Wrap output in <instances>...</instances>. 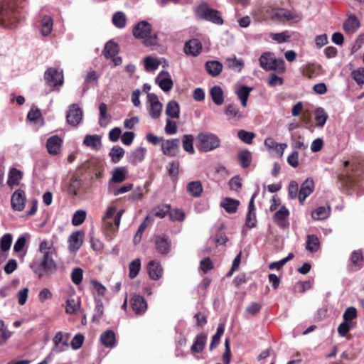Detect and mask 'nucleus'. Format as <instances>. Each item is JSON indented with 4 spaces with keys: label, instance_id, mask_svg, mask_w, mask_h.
Returning <instances> with one entry per match:
<instances>
[{
    "label": "nucleus",
    "instance_id": "nucleus-49",
    "mask_svg": "<svg viewBox=\"0 0 364 364\" xmlns=\"http://www.w3.org/2000/svg\"><path fill=\"white\" fill-rule=\"evenodd\" d=\"M126 178V170L124 167H117L112 173L111 181L121 183Z\"/></svg>",
    "mask_w": 364,
    "mask_h": 364
},
{
    "label": "nucleus",
    "instance_id": "nucleus-39",
    "mask_svg": "<svg viewBox=\"0 0 364 364\" xmlns=\"http://www.w3.org/2000/svg\"><path fill=\"white\" fill-rule=\"evenodd\" d=\"M225 331V324L221 323H219L217 328L216 333L213 336L212 341L210 344V350H213L214 348H215L218 344L220 343V338L223 335Z\"/></svg>",
    "mask_w": 364,
    "mask_h": 364
},
{
    "label": "nucleus",
    "instance_id": "nucleus-1",
    "mask_svg": "<svg viewBox=\"0 0 364 364\" xmlns=\"http://www.w3.org/2000/svg\"><path fill=\"white\" fill-rule=\"evenodd\" d=\"M38 252L41 255L36 256L29 267L39 278L50 277L58 269L57 263L53 258L57 253L56 248L52 241L44 240L39 245Z\"/></svg>",
    "mask_w": 364,
    "mask_h": 364
},
{
    "label": "nucleus",
    "instance_id": "nucleus-37",
    "mask_svg": "<svg viewBox=\"0 0 364 364\" xmlns=\"http://www.w3.org/2000/svg\"><path fill=\"white\" fill-rule=\"evenodd\" d=\"M306 244V249L311 252H316L320 248V242L316 235H307Z\"/></svg>",
    "mask_w": 364,
    "mask_h": 364
},
{
    "label": "nucleus",
    "instance_id": "nucleus-56",
    "mask_svg": "<svg viewBox=\"0 0 364 364\" xmlns=\"http://www.w3.org/2000/svg\"><path fill=\"white\" fill-rule=\"evenodd\" d=\"M95 314L92 316V321L93 322L99 321L103 315V304L100 299H95Z\"/></svg>",
    "mask_w": 364,
    "mask_h": 364
},
{
    "label": "nucleus",
    "instance_id": "nucleus-57",
    "mask_svg": "<svg viewBox=\"0 0 364 364\" xmlns=\"http://www.w3.org/2000/svg\"><path fill=\"white\" fill-rule=\"evenodd\" d=\"M82 278H83L82 269L80 267H75L71 273L72 282L75 284L79 285L82 282Z\"/></svg>",
    "mask_w": 364,
    "mask_h": 364
},
{
    "label": "nucleus",
    "instance_id": "nucleus-9",
    "mask_svg": "<svg viewBox=\"0 0 364 364\" xmlns=\"http://www.w3.org/2000/svg\"><path fill=\"white\" fill-rule=\"evenodd\" d=\"M44 79L46 84L52 87L61 86L64 82L63 73L62 70L50 67L44 73Z\"/></svg>",
    "mask_w": 364,
    "mask_h": 364
},
{
    "label": "nucleus",
    "instance_id": "nucleus-45",
    "mask_svg": "<svg viewBox=\"0 0 364 364\" xmlns=\"http://www.w3.org/2000/svg\"><path fill=\"white\" fill-rule=\"evenodd\" d=\"M225 113L229 119L240 118L241 114L237 105L228 104L225 107Z\"/></svg>",
    "mask_w": 364,
    "mask_h": 364
},
{
    "label": "nucleus",
    "instance_id": "nucleus-59",
    "mask_svg": "<svg viewBox=\"0 0 364 364\" xmlns=\"http://www.w3.org/2000/svg\"><path fill=\"white\" fill-rule=\"evenodd\" d=\"M279 16L284 17L288 21H294L295 22L301 19V14L288 10L282 11V13L279 14Z\"/></svg>",
    "mask_w": 364,
    "mask_h": 364
},
{
    "label": "nucleus",
    "instance_id": "nucleus-12",
    "mask_svg": "<svg viewBox=\"0 0 364 364\" xmlns=\"http://www.w3.org/2000/svg\"><path fill=\"white\" fill-rule=\"evenodd\" d=\"M69 338L70 333L62 331L58 332L53 339L54 347L52 350L56 353L65 350L69 347Z\"/></svg>",
    "mask_w": 364,
    "mask_h": 364
},
{
    "label": "nucleus",
    "instance_id": "nucleus-60",
    "mask_svg": "<svg viewBox=\"0 0 364 364\" xmlns=\"http://www.w3.org/2000/svg\"><path fill=\"white\" fill-rule=\"evenodd\" d=\"M353 322H348L343 321L341 323L338 327V333L340 336L344 337L349 332V331L353 328Z\"/></svg>",
    "mask_w": 364,
    "mask_h": 364
},
{
    "label": "nucleus",
    "instance_id": "nucleus-29",
    "mask_svg": "<svg viewBox=\"0 0 364 364\" xmlns=\"http://www.w3.org/2000/svg\"><path fill=\"white\" fill-rule=\"evenodd\" d=\"M102 343L107 348H114L116 346V336L112 330H107L100 336Z\"/></svg>",
    "mask_w": 364,
    "mask_h": 364
},
{
    "label": "nucleus",
    "instance_id": "nucleus-15",
    "mask_svg": "<svg viewBox=\"0 0 364 364\" xmlns=\"http://www.w3.org/2000/svg\"><path fill=\"white\" fill-rule=\"evenodd\" d=\"M130 304L132 309L137 315H142L147 309V303L145 299L139 294H134L131 300Z\"/></svg>",
    "mask_w": 364,
    "mask_h": 364
},
{
    "label": "nucleus",
    "instance_id": "nucleus-33",
    "mask_svg": "<svg viewBox=\"0 0 364 364\" xmlns=\"http://www.w3.org/2000/svg\"><path fill=\"white\" fill-rule=\"evenodd\" d=\"M210 95L215 105H221L224 102L223 91L220 86L214 85L210 90Z\"/></svg>",
    "mask_w": 364,
    "mask_h": 364
},
{
    "label": "nucleus",
    "instance_id": "nucleus-23",
    "mask_svg": "<svg viewBox=\"0 0 364 364\" xmlns=\"http://www.w3.org/2000/svg\"><path fill=\"white\" fill-rule=\"evenodd\" d=\"M240 203L238 200L225 197L221 200L220 205L229 214L235 213Z\"/></svg>",
    "mask_w": 364,
    "mask_h": 364
},
{
    "label": "nucleus",
    "instance_id": "nucleus-30",
    "mask_svg": "<svg viewBox=\"0 0 364 364\" xmlns=\"http://www.w3.org/2000/svg\"><path fill=\"white\" fill-rule=\"evenodd\" d=\"M186 191L192 197L198 198L201 196L203 188L200 181H193L187 184Z\"/></svg>",
    "mask_w": 364,
    "mask_h": 364
},
{
    "label": "nucleus",
    "instance_id": "nucleus-44",
    "mask_svg": "<svg viewBox=\"0 0 364 364\" xmlns=\"http://www.w3.org/2000/svg\"><path fill=\"white\" fill-rule=\"evenodd\" d=\"M227 66L233 70L241 71L244 67V62L242 60H238L235 56L228 58L225 60Z\"/></svg>",
    "mask_w": 364,
    "mask_h": 364
},
{
    "label": "nucleus",
    "instance_id": "nucleus-21",
    "mask_svg": "<svg viewBox=\"0 0 364 364\" xmlns=\"http://www.w3.org/2000/svg\"><path fill=\"white\" fill-rule=\"evenodd\" d=\"M156 82L164 92H168L172 89L173 80L167 71L162 70L156 77Z\"/></svg>",
    "mask_w": 364,
    "mask_h": 364
},
{
    "label": "nucleus",
    "instance_id": "nucleus-40",
    "mask_svg": "<svg viewBox=\"0 0 364 364\" xmlns=\"http://www.w3.org/2000/svg\"><path fill=\"white\" fill-rule=\"evenodd\" d=\"M53 21L49 16H44L41 20V32L43 36H48L52 31Z\"/></svg>",
    "mask_w": 364,
    "mask_h": 364
},
{
    "label": "nucleus",
    "instance_id": "nucleus-52",
    "mask_svg": "<svg viewBox=\"0 0 364 364\" xmlns=\"http://www.w3.org/2000/svg\"><path fill=\"white\" fill-rule=\"evenodd\" d=\"M169 209L170 205L164 204L154 208L152 210V213L155 217L164 218L166 215H168Z\"/></svg>",
    "mask_w": 364,
    "mask_h": 364
},
{
    "label": "nucleus",
    "instance_id": "nucleus-3",
    "mask_svg": "<svg viewBox=\"0 0 364 364\" xmlns=\"http://www.w3.org/2000/svg\"><path fill=\"white\" fill-rule=\"evenodd\" d=\"M152 26L146 21H141L134 25L132 30L133 36L136 39H143L145 46H156L158 43L156 33L151 35Z\"/></svg>",
    "mask_w": 364,
    "mask_h": 364
},
{
    "label": "nucleus",
    "instance_id": "nucleus-61",
    "mask_svg": "<svg viewBox=\"0 0 364 364\" xmlns=\"http://www.w3.org/2000/svg\"><path fill=\"white\" fill-rule=\"evenodd\" d=\"M222 360L224 364H230L231 360V350L230 346V339L225 338V351L222 355Z\"/></svg>",
    "mask_w": 364,
    "mask_h": 364
},
{
    "label": "nucleus",
    "instance_id": "nucleus-51",
    "mask_svg": "<svg viewBox=\"0 0 364 364\" xmlns=\"http://www.w3.org/2000/svg\"><path fill=\"white\" fill-rule=\"evenodd\" d=\"M30 237H31V235L28 232L24 233V234L21 235V236H19V237L17 239V240L16 241V242L14 244V251L15 252H21L23 249V247L26 243L27 239H29Z\"/></svg>",
    "mask_w": 364,
    "mask_h": 364
},
{
    "label": "nucleus",
    "instance_id": "nucleus-55",
    "mask_svg": "<svg viewBox=\"0 0 364 364\" xmlns=\"http://www.w3.org/2000/svg\"><path fill=\"white\" fill-rule=\"evenodd\" d=\"M86 218V212L82 210H77L73 216L72 224L75 226H78L83 223Z\"/></svg>",
    "mask_w": 364,
    "mask_h": 364
},
{
    "label": "nucleus",
    "instance_id": "nucleus-41",
    "mask_svg": "<svg viewBox=\"0 0 364 364\" xmlns=\"http://www.w3.org/2000/svg\"><path fill=\"white\" fill-rule=\"evenodd\" d=\"M124 154L125 151L122 147L119 146H114L111 149L109 155L111 157L112 162L116 164L124 157Z\"/></svg>",
    "mask_w": 364,
    "mask_h": 364
},
{
    "label": "nucleus",
    "instance_id": "nucleus-8",
    "mask_svg": "<svg viewBox=\"0 0 364 364\" xmlns=\"http://www.w3.org/2000/svg\"><path fill=\"white\" fill-rule=\"evenodd\" d=\"M156 252L161 256L168 255L171 250V240L166 234L154 235L151 238Z\"/></svg>",
    "mask_w": 364,
    "mask_h": 364
},
{
    "label": "nucleus",
    "instance_id": "nucleus-19",
    "mask_svg": "<svg viewBox=\"0 0 364 364\" xmlns=\"http://www.w3.org/2000/svg\"><path fill=\"white\" fill-rule=\"evenodd\" d=\"M202 49L201 42L196 38L189 40L184 45L185 53L194 57L198 55L201 53Z\"/></svg>",
    "mask_w": 364,
    "mask_h": 364
},
{
    "label": "nucleus",
    "instance_id": "nucleus-35",
    "mask_svg": "<svg viewBox=\"0 0 364 364\" xmlns=\"http://www.w3.org/2000/svg\"><path fill=\"white\" fill-rule=\"evenodd\" d=\"M166 114L169 117L178 119L180 114L179 104L175 100L169 101L166 105Z\"/></svg>",
    "mask_w": 364,
    "mask_h": 364
},
{
    "label": "nucleus",
    "instance_id": "nucleus-2",
    "mask_svg": "<svg viewBox=\"0 0 364 364\" xmlns=\"http://www.w3.org/2000/svg\"><path fill=\"white\" fill-rule=\"evenodd\" d=\"M343 165L344 168L338 176V180L343 186L353 188L364 173V164L353 159L351 161H346Z\"/></svg>",
    "mask_w": 364,
    "mask_h": 364
},
{
    "label": "nucleus",
    "instance_id": "nucleus-18",
    "mask_svg": "<svg viewBox=\"0 0 364 364\" xmlns=\"http://www.w3.org/2000/svg\"><path fill=\"white\" fill-rule=\"evenodd\" d=\"M314 190V182L311 178H306L301 184L299 191V200L303 204L306 198L310 196Z\"/></svg>",
    "mask_w": 364,
    "mask_h": 364
},
{
    "label": "nucleus",
    "instance_id": "nucleus-48",
    "mask_svg": "<svg viewBox=\"0 0 364 364\" xmlns=\"http://www.w3.org/2000/svg\"><path fill=\"white\" fill-rule=\"evenodd\" d=\"M141 269V260L136 258L132 261L129 264V277L130 279H134L138 275Z\"/></svg>",
    "mask_w": 364,
    "mask_h": 364
},
{
    "label": "nucleus",
    "instance_id": "nucleus-47",
    "mask_svg": "<svg viewBox=\"0 0 364 364\" xmlns=\"http://www.w3.org/2000/svg\"><path fill=\"white\" fill-rule=\"evenodd\" d=\"M126 21V16L122 11H117L112 16V23L118 28H124Z\"/></svg>",
    "mask_w": 364,
    "mask_h": 364
},
{
    "label": "nucleus",
    "instance_id": "nucleus-6",
    "mask_svg": "<svg viewBox=\"0 0 364 364\" xmlns=\"http://www.w3.org/2000/svg\"><path fill=\"white\" fill-rule=\"evenodd\" d=\"M19 21V16L10 6H0V26L12 28Z\"/></svg>",
    "mask_w": 364,
    "mask_h": 364
},
{
    "label": "nucleus",
    "instance_id": "nucleus-38",
    "mask_svg": "<svg viewBox=\"0 0 364 364\" xmlns=\"http://www.w3.org/2000/svg\"><path fill=\"white\" fill-rule=\"evenodd\" d=\"M22 177L23 173L21 171L16 168H12L9 173L7 184L11 187L14 185H18Z\"/></svg>",
    "mask_w": 364,
    "mask_h": 364
},
{
    "label": "nucleus",
    "instance_id": "nucleus-53",
    "mask_svg": "<svg viewBox=\"0 0 364 364\" xmlns=\"http://www.w3.org/2000/svg\"><path fill=\"white\" fill-rule=\"evenodd\" d=\"M237 136L243 142L251 144H252L253 139L255 137V134L252 132L241 129L237 132Z\"/></svg>",
    "mask_w": 364,
    "mask_h": 364
},
{
    "label": "nucleus",
    "instance_id": "nucleus-27",
    "mask_svg": "<svg viewBox=\"0 0 364 364\" xmlns=\"http://www.w3.org/2000/svg\"><path fill=\"white\" fill-rule=\"evenodd\" d=\"M360 21L355 15H350L345 21L343 25L344 31L348 33H355L360 27Z\"/></svg>",
    "mask_w": 364,
    "mask_h": 364
},
{
    "label": "nucleus",
    "instance_id": "nucleus-7",
    "mask_svg": "<svg viewBox=\"0 0 364 364\" xmlns=\"http://www.w3.org/2000/svg\"><path fill=\"white\" fill-rule=\"evenodd\" d=\"M197 13L200 18L210 21L217 25H223V19L220 11L211 9L206 5H200L197 9Z\"/></svg>",
    "mask_w": 364,
    "mask_h": 364
},
{
    "label": "nucleus",
    "instance_id": "nucleus-36",
    "mask_svg": "<svg viewBox=\"0 0 364 364\" xmlns=\"http://www.w3.org/2000/svg\"><path fill=\"white\" fill-rule=\"evenodd\" d=\"M237 157L242 168H247L250 166L252 162V154L247 149L238 151Z\"/></svg>",
    "mask_w": 364,
    "mask_h": 364
},
{
    "label": "nucleus",
    "instance_id": "nucleus-31",
    "mask_svg": "<svg viewBox=\"0 0 364 364\" xmlns=\"http://www.w3.org/2000/svg\"><path fill=\"white\" fill-rule=\"evenodd\" d=\"M205 70L213 77L220 75L223 70V64L218 60H211L205 63Z\"/></svg>",
    "mask_w": 364,
    "mask_h": 364
},
{
    "label": "nucleus",
    "instance_id": "nucleus-28",
    "mask_svg": "<svg viewBox=\"0 0 364 364\" xmlns=\"http://www.w3.org/2000/svg\"><path fill=\"white\" fill-rule=\"evenodd\" d=\"M83 144L98 151L102 147L101 136L97 134L87 135L83 140Z\"/></svg>",
    "mask_w": 364,
    "mask_h": 364
},
{
    "label": "nucleus",
    "instance_id": "nucleus-63",
    "mask_svg": "<svg viewBox=\"0 0 364 364\" xmlns=\"http://www.w3.org/2000/svg\"><path fill=\"white\" fill-rule=\"evenodd\" d=\"M299 185L295 181H291L288 187V194L291 199L299 198Z\"/></svg>",
    "mask_w": 364,
    "mask_h": 364
},
{
    "label": "nucleus",
    "instance_id": "nucleus-43",
    "mask_svg": "<svg viewBox=\"0 0 364 364\" xmlns=\"http://www.w3.org/2000/svg\"><path fill=\"white\" fill-rule=\"evenodd\" d=\"M330 213V208L320 206L311 212V217L315 220L326 219Z\"/></svg>",
    "mask_w": 364,
    "mask_h": 364
},
{
    "label": "nucleus",
    "instance_id": "nucleus-54",
    "mask_svg": "<svg viewBox=\"0 0 364 364\" xmlns=\"http://www.w3.org/2000/svg\"><path fill=\"white\" fill-rule=\"evenodd\" d=\"M12 243V235L6 233L0 239V249L4 251H8Z\"/></svg>",
    "mask_w": 364,
    "mask_h": 364
},
{
    "label": "nucleus",
    "instance_id": "nucleus-17",
    "mask_svg": "<svg viewBox=\"0 0 364 364\" xmlns=\"http://www.w3.org/2000/svg\"><path fill=\"white\" fill-rule=\"evenodd\" d=\"M147 97L151 105V117L154 119L159 118L161 113L162 104L159 102L158 96L154 93H148Z\"/></svg>",
    "mask_w": 364,
    "mask_h": 364
},
{
    "label": "nucleus",
    "instance_id": "nucleus-50",
    "mask_svg": "<svg viewBox=\"0 0 364 364\" xmlns=\"http://www.w3.org/2000/svg\"><path fill=\"white\" fill-rule=\"evenodd\" d=\"M168 216H169V218L171 221H183L185 218H186V215H185V213L184 211H183L180 208H174V209H169V213H168Z\"/></svg>",
    "mask_w": 364,
    "mask_h": 364
},
{
    "label": "nucleus",
    "instance_id": "nucleus-32",
    "mask_svg": "<svg viewBox=\"0 0 364 364\" xmlns=\"http://www.w3.org/2000/svg\"><path fill=\"white\" fill-rule=\"evenodd\" d=\"M253 90L252 87H248L247 85H241L235 92L239 100L241 101V105L242 107H246L247 103L248 100V97L250 96V92Z\"/></svg>",
    "mask_w": 364,
    "mask_h": 364
},
{
    "label": "nucleus",
    "instance_id": "nucleus-42",
    "mask_svg": "<svg viewBox=\"0 0 364 364\" xmlns=\"http://www.w3.org/2000/svg\"><path fill=\"white\" fill-rule=\"evenodd\" d=\"M328 118V114L323 107H318L315 110V120L316 126L323 127Z\"/></svg>",
    "mask_w": 364,
    "mask_h": 364
},
{
    "label": "nucleus",
    "instance_id": "nucleus-58",
    "mask_svg": "<svg viewBox=\"0 0 364 364\" xmlns=\"http://www.w3.org/2000/svg\"><path fill=\"white\" fill-rule=\"evenodd\" d=\"M358 314L357 310L353 306L348 307L343 314V321L352 322V321L357 318Z\"/></svg>",
    "mask_w": 364,
    "mask_h": 364
},
{
    "label": "nucleus",
    "instance_id": "nucleus-22",
    "mask_svg": "<svg viewBox=\"0 0 364 364\" xmlns=\"http://www.w3.org/2000/svg\"><path fill=\"white\" fill-rule=\"evenodd\" d=\"M148 274L153 280H158L162 277L163 268L159 262L150 261L147 265Z\"/></svg>",
    "mask_w": 364,
    "mask_h": 364
},
{
    "label": "nucleus",
    "instance_id": "nucleus-46",
    "mask_svg": "<svg viewBox=\"0 0 364 364\" xmlns=\"http://www.w3.org/2000/svg\"><path fill=\"white\" fill-rule=\"evenodd\" d=\"M193 140L194 137L191 134H185L183 136L182 142H183V149L189 154H194L195 150L193 148Z\"/></svg>",
    "mask_w": 364,
    "mask_h": 364
},
{
    "label": "nucleus",
    "instance_id": "nucleus-10",
    "mask_svg": "<svg viewBox=\"0 0 364 364\" xmlns=\"http://www.w3.org/2000/svg\"><path fill=\"white\" fill-rule=\"evenodd\" d=\"M364 266V257L360 250H354L350 254L348 262V270L354 272L360 270Z\"/></svg>",
    "mask_w": 364,
    "mask_h": 364
},
{
    "label": "nucleus",
    "instance_id": "nucleus-64",
    "mask_svg": "<svg viewBox=\"0 0 364 364\" xmlns=\"http://www.w3.org/2000/svg\"><path fill=\"white\" fill-rule=\"evenodd\" d=\"M144 66L147 70H154L159 66V62L157 59L147 56L144 59Z\"/></svg>",
    "mask_w": 364,
    "mask_h": 364
},
{
    "label": "nucleus",
    "instance_id": "nucleus-20",
    "mask_svg": "<svg viewBox=\"0 0 364 364\" xmlns=\"http://www.w3.org/2000/svg\"><path fill=\"white\" fill-rule=\"evenodd\" d=\"M63 139L58 135L49 137L46 141V148L50 155L55 156L60 152Z\"/></svg>",
    "mask_w": 364,
    "mask_h": 364
},
{
    "label": "nucleus",
    "instance_id": "nucleus-16",
    "mask_svg": "<svg viewBox=\"0 0 364 364\" xmlns=\"http://www.w3.org/2000/svg\"><path fill=\"white\" fill-rule=\"evenodd\" d=\"M289 215V210L284 206H282L279 210H277L273 217V220L277 225L284 229L288 228L289 223L287 221V218Z\"/></svg>",
    "mask_w": 364,
    "mask_h": 364
},
{
    "label": "nucleus",
    "instance_id": "nucleus-62",
    "mask_svg": "<svg viewBox=\"0 0 364 364\" xmlns=\"http://www.w3.org/2000/svg\"><path fill=\"white\" fill-rule=\"evenodd\" d=\"M272 40L277 41L279 43H284L289 41L290 36L287 31L282 33H272L270 34Z\"/></svg>",
    "mask_w": 364,
    "mask_h": 364
},
{
    "label": "nucleus",
    "instance_id": "nucleus-11",
    "mask_svg": "<svg viewBox=\"0 0 364 364\" xmlns=\"http://www.w3.org/2000/svg\"><path fill=\"white\" fill-rule=\"evenodd\" d=\"M82 110L77 104H72L66 114L67 122L73 126H77L82 119Z\"/></svg>",
    "mask_w": 364,
    "mask_h": 364
},
{
    "label": "nucleus",
    "instance_id": "nucleus-26",
    "mask_svg": "<svg viewBox=\"0 0 364 364\" xmlns=\"http://www.w3.org/2000/svg\"><path fill=\"white\" fill-rule=\"evenodd\" d=\"M146 153V148L141 146L138 147L129 154L128 156V161L133 165H136L144 159Z\"/></svg>",
    "mask_w": 364,
    "mask_h": 364
},
{
    "label": "nucleus",
    "instance_id": "nucleus-14",
    "mask_svg": "<svg viewBox=\"0 0 364 364\" xmlns=\"http://www.w3.org/2000/svg\"><path fill=\"white\" fill-rule=\"evenodd\" d=\"M26 200L25 191L18 189L14 191L11 198L12 209L15 211H21L25 208Z\"/></svg>",
    "mask_w": 364,
    "mask_h": 364
},
{
    "label": "nucleus",
    "instance_id": "nucleus-24",
    "mask_svg": "<svg viewBox=\"0 0 364 364\" xmlns=\"http://www.w3.org/2000/svg\"><path fill=\"white\" fill-rule=\"evenodd\" d=\"M82 232L80 231L73 232L68 238L69 250L73 252L78 250L82 244Z\"/></svg>",
    "mask_w": 364,
    "mask_h": 364
},
{
    "label": "nucleus",
    "instance_id": "nucleus-5",
    "mask_svg": "<svg viewBox=\"0 0 364 364\" xmlns=\"http://www.w3.org/2000/svg\"><path fill=\"white\" fill-rule=\"evenodd\" d=\"M196 147L198 150L208 152L215 149L220 145V138L215 134L200 132L196 136Z\"/></svg>",
    "mask_w": 364,
    "mask_h": 364
},
{
    "label": "nucleus",
    "instance_id": "nucleus-13",
    "mask_svg": "<svg viewBox=\"0 0 364 364\" xmlns=\"http://www.w3.org/2000/svg\"><path fill=\"white\" fill-rule=\"evenodd\" d=\"M161 150L164 155L171 157L176 156L180 150V139H172L164 140L161 144Z\"/></svg>",
    "mask_w": 364,
    "mask_h": 364
},
{
    "label": "nucleus",
    "instance_id": "nucleus-25",
    "mask_svg": "<svg viewBox=\"0 0 364 364\" xmlns=\"http://www.w3.org/2000/svg\"><path fill=\"white\" fill-rule=\"evenodd\" d=\"M207 335L205 333H200L196 335L195 341L191 347V350L193 353H201L205 346Z\"/></svg>",
    "mask_w": 364,
    "mask_h": 364
},
{
    "label": "nucleus",
    "instance_id": "nucleus-4",
    "mask_svg": "<svg viewBox=\"0 0 364 364\" xmlns=\"http://www.w3.org/2000/svg\"><path fill=\"white\" fill-rule=\"evenodd\" d=\"M259 65L267 71L273 70L279 74L285 71V63L282 58H276L271 52H264L259 59Z\"/></svg>",
    "mask_w": 364,
    "mask_h": 364
},
{
    "label": "nucleus",
    "instance_id": "nucleus-34",
    "mask_svg": "<svg viewBox=\"0 0 364 364\" xmlns=\"http://www.w3.org/2000/svg\"><path fill=\"white\" fill-rule=\"evenodd\" d=\"M119 51V45L112 41H109L105 44V48L103 50L104 56L107 59L112 58V57L116 56V55L118 54Z\"/></svg>",
    "mask_w": 364,
    "mask_h": 364
}]
</instances>
